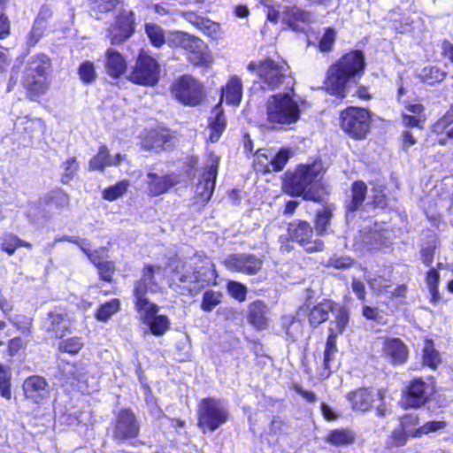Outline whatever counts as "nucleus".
I'll list each match as a JSON object with an SVG mask.
<instances>
[{"mask_svg": "<svg viewBox=\"0 0 453 453\" xmlns=\"http://www.w3.org/2000/svg\"><path fill=\"white\" fill-rule=\"evenodd\" d=\"M409 433L403 429L402 426L395 428L388 439L387 440L386 445L388 449L401 447L406 444L408 437H410Z\"/></svg>", "mask_w": 453, "mask_h": 453, "instance_id": "48", "label": "nucleus"}, {"mask_svg": "<svg viewBox=\"0 0 453 453\" xmlns=\"http://www.w3.org/2000/svg\"><path fill=\"white\" fill-rule=\"evenodd\" d=\"M425 120V115L403 114V124L407 127L422 128Z\"/></svg>", "mask_w": 453, "mask_h": 453, "instance_id": "62", "label": "nucleus"}, {"mask_svg": "<svg viewBox=\"0 0 453 453\" xmlns=\"http://www.w3.org/2000/svg\"><path fill=\"white\" fill-rule=\"evenodd\" d=\"M175 137L167 129L151 131L143 141L142 147L146 150L157 151L159 149H167L173 145Z\"/></svg>", "mask_w": 453, "mask_h": 453, "instance_id": "24", "label": "nucleus"}, {"mask_svg": "<svg viewBox=\"0 0 453 453\" xmlns=\"http://www.w3.org/2000/svg\"><path fill=\"white\" fill-rule=\"evenodd\" d=\"M194 259L196 270L198 274V281L206 284L214 282L218 275L215 265L211 259L202 255H196Z\"/></svg>", "mask_w": 453, "mask_h": 453, "instance_id": "27", "label": "nucleus"}, {"mask_svg": "<svg viewBox=\"0 0 453 453\" xmlns=\"http://www.w3.org/2000/svg\"><path fill=\"white\" fill-rule=\"evenodd\" d=\"M334 303L332 301H325L315 305L309 314L310 324L312 326H317L327 320L329 314L334 311Z\"/></svg>", "mask_w": 453, "mask_h": 453, "instance_id": "34", "label": "nucleus"}, {"mask_svg": "<svg viewBox=\"0 0 453 453\" xmlns=\"http://www.w3.org/2000/svg\"><path fill=\"white\" fill-rule=\"evenodd\" d=\"M384 355L394 364H403L407 360L408 349L399 338H387L383 342Z\"/></svg>", "mask_w": 453, "mask_h": 453, "instance_id": "23", "label": "nucleus"}, {"mask_svg": "<svg viewBox=\"0 0 453 453\" xmlns=\"http://www.w3.org/2000/svg\"><path fill=\"white\" fill-rule=\"evenodd\" d=\"M50 66V59L46 55H35L28 59L22 84L31 99L45 94L48 90Z\"/></svg>", "mask_w": 453, "mask_h": 453, "instance_id": "3", "label": "nucleus"}, {"mask_svg": "<svg viewBox=\"0 0 453 453\" xmlns=\"http://www.w3.org/2000/svg\"><path fill=\"white\" fill-rule=\"evenodd\" d=\"M322 165L319 163L300 165L293 173L287 174L283 188L293 196H303L304 199L319 201L321 197Z\"/></svg>", "mask_w": 453, "mask_h": 453, "instance_id": "2", "label": "nucleus"}, {"mask_svg": "<svg viewBox=\"0 0 453 453\" xmlns=\"http://www.w3.org/2000/svg\"><path fill=\"white\" fill-rule=\"evenodd\" d=\"M174 97L185 105L195 106L201 103L203 96L202 84L189 75H183L172 86Z\"/></svg>", "mask_w": 453, "mask_h": 453, "instance_id": "10", "label": "nucleus"}, {"mask_svg": "<svg viewBox=\"0 0 453 453\" xmlns=\"http://www.w3.org/2000/svg\"><path fill=\"white\" fill-rule=\"evenodd\" d=\"M434 388V382L429 380L427 382L421 378L414 379L409 388L405 397V404L412 408H418L425 404Z\"/></svg>", "mask_w": 453, "mask_h": 453, "instance_id": "16", "label": "nucleus"}, {"mask_svg": "<svg viewBox=\"0 0 453 453\" xmlns=\"http://www.w3.org/2000/svg\"><path fill=\"white\" fill-rule=\"evenodd\" d=\"M219 162V158L216 155L211 154L208 157L206 171L203 173L196 188L195 199L196 203L204 205L211 199L215 188Z\"/></svg>", "mask_w": 453, "mask_h": 453, "instance_id": "12", "label": "nucleus"}, {"mask_svg": "<svg viewBox=\"0 0 453 453\" xmlns=\"http://www.w3.org/2000/svg\"><path fill=\"white\" fill-rule=\"evenodd\" d=\"M364 67L365 58L361 51L345 54L328 69L325 83L326 91L341 99L346 97L355 83V77L363 72Z\"/></svg>", "mask_w": 453, "mask_h": 453, "instance_id": "1", "label": "nucleus"}, {"mask_svg": "<svg viewBox=\"0 0 453 453\" xmlns=\"http://www.w3.org/2000/svg\"><path fill=\"white\" fill-rule=\"evenodd\" d=\"M11 378L10 366L0 363V394L7 400L12 397Z\"/></svg>", "mask_w": 453, "mask_h": 453, "instance_id": "44", "label": "nucleus"}, {"mask_svg": "<svg viewBox=\"0 0 453 453\" xmlns=\"http://www.w3.org/2000/svg\"><path fill=\"white\" fill-rule=\"evenodd\" d=\"M105 70L113 78L119 77L127 70V62L124 57L112 49L107 50L105 53Z\"/></svg>", "mask_w": 453, "mask_h": 453, "instance_id": "28", "label": "nucleus"}, {"mask_svg": "<svg viewBox=\"0 0 453 453\" xmlns=\"http://www.w3.org/2000/svg\"><path fill=\"white\" fill-rule=\"evenodd\" d=\"M78 74L82 82L86 84L94 82L97 77L95 65L91 61L81 63L78 69Z\"/></svg>", "mask_w": 453, "mask_h": 453, "instance_id": "49", "label": "nucleus"}, {"mask_svg": "<svg viewBox=\"0 0 453 453\" xmlns=\"http://www.w3.org/2000/svg\"><path fill=\"white\" fill-rule=\"evenodd\" d=\"M437 246L438 238L434 234H428L423 240L420 254L421 259L426 265L429 266L432 264Z\"/></svg>", "mask_w": 453, "mask_h": 453, "instance_id": "36", "label": "nucleus"}, {"mask_svg": "<svg viewBox=\"0 0 453 453\" xmlns=\"http://www.w3.org/2000/svg\"><path fill=\"white\" fill-rule=\"evenodd\" d=\"M292 154L289 149L280 150L265 165V172H280L283 170Z\"/></svg>", "mask_w": 453, "mask_h": 453, "instance_id": "37", "label": "nucleus"}, {"mask_svg": "<svg viewBox=\"0 0 453 453\" xmlns=\"http://www.w3.org/2000/svg\"><path fill=\"white\" fill-rule=\"evenodd\" d=\"M129 186L128 180H120L117 184L104 189L102 193L103 198L111 202L115 201L127 193Z\"/></svg>", "mask_w": 453, "mask_h": 453, "instance_id": "40", "label": "nucleus"}, {"mask_svg": "<svg viewBox=\"0 0 453 453\" xmlns=\"http://www.w3.org/2000/svg\"><path fill=\"white\" fill-rule=\"evenodd\" d=\"M161 67L158 62L145 52H141L128 75V80L142 86H155L160 77Z\"/></svg>", "mask_w": 453, "mask_h": 453, "instance_id": "7", "label": "nucleus"}, {"mask_svg": "<svg viewBox=\"0 0 453 453\" xmlns=\"http://www.w3.org/2000/svg\"><path fill=\"white\" fill-rule=\"evenodd\" d=\"M439 279H440L439 273L434 269H431L427 273L426 281L427 287L429 288V290L433 296L434 300H435L437 298V295H438L437 286L439 283Z\"/></svg>", "mask_w": 453, "mask_h": 453, "instance_id": "61", "label": "nucleus"}, {"mask_svg": "<svg viewBox=\"0 0 453 453\" xmlns=\"http://www.w3.org/2000/svg\"><path fill=\"white\" fill-rule=\"evenodd\" d=\"M227 291L234 299L242 302L246 298L247 288L236 281L227 283Z\"/></svg>", "mask_w": 453, "mask_h": 453, "instance_id": "57", "label": "nucleus"}, {"mask_svg": "<svg viewBox=\"0 0 453 453\" xmlns=\"http://www.w3.org/2000/svg\"><path fill=\"white\" fill-rule=\"evenodd\" d=\"M269 309L262 301H255L249 306V322L257 329L262 330L268 324Z\"/></svg>", "mask_w": 453, "mask_h": 453, "instance_id": "26", "label": "nucleus"}, {"mask_svg": "<svg viewBox=\"0 0 453 453\" xmlns=\"http://www.w3.org/2000/svg\"><path fill=\"white\" fill-rule=\"evenodd\" d=\"M83 346V342L80 337H72L59 342L58 349L61 352L76 354Z\"/></svg>", "mask_w": 453, "mask_h": 453, "instance_id": "54", "label": "nucleus"}, {"mask_svg": "<svg viewBox=\"0 0 453 453\" xmlns=\"http://www.w3.org/2000/svg\"><path fill=\"white\" fill-rule=\"evenodd\" d=\"M447 426L446 421L439 420V421H428L418 428L411 431V437H421L424 434H427L429 433L437 432L439 430L444 429Z\"/></svg>", "mask_w": 453, "mask_h": 453, "instance_id": "50", "label": "nucleus"}, {"mask_svg": "<svg viewBox=\"0 0 453 453\" xmlns=\"http://www.w3.org/2000/svg\"><path fill=\"white\" fill-rule=\"evenodd\" d=\"M88 245H83L81 250L87 255L90 262L96 267L98 265L105 261V249H98L91 251L88 249Z\"/></svg>", "mask_w": 453, "mask_h": 453, "instance_id": "56", "label": "nucleus"}, {"mask_svg": "<svg viewBox=\"0 0 453 453\" xmlns=\"http://www.w3.org/2000/svg\"><path fill=\"white\" fill-rule=\"evenodd\" d=\"M140 426L134 413L129 409L121 410L116 418L113 437L124 441L138 436Z\"/></svg>", "mask_w": 453, "mask_h": 453, "instance_id": "15", "label": "nucleus"}, {"mask_svg": "<svg viewBox=\"0 0 453 453\" xmlns=\"http://www.w3.org/2000/svg\"><path fill=\"white\" fill-rule=\"evenodd\" d=\"M248 69L257 71L264 89L274 90L280 85L293 86V79L288 75V66L285 62H276L267 58L260 62L259 65L250 63Z\"/></svg>", "mask_w": 453, "mask_h": 453, "instance_id": "5", "label": "nucleus"}, {"mask_svg": "<svg viewBox=\"0 0 453 453\" xmlns=\"http://www.w3.org/2000/svg\"><path fill=\"white\" fill-rule=\"evenodd\" d=\"M228 411L221 400L204 398L198 405V426L214 431L225 424Z\"/></svg>", "mask_w": 453, "mask_h": 453, "instance_id": "8", "label": "nucleus"}, {"mask_svg": "<svg viewBox=\"0 0 453 453\" xmlns=\"http://www.w3.org/2000/svg\"><path fill=\"white\" fill-rule=\"evenodd\" d=\"M288 232L291 240L303 246L306 251L311 253L323 250V242L318 238L313 239V228L307 221L293 220L288 224Z\"/></svg>", "mask_w": 453, "mask_h": 453, "instance_id": "11", "label": "nucleus"}, {"mask_svg": "<svg viewBox=\"0 0 453 453\" xmlns=\"http://www.w3.org/2000/svg\"><path fill=\"white\" fill-rule=\"evenodd\" d=\"M282 15L283 20L296 32H304L313 18L311 12L297 6H286Z\"/></svg>", "mask_w": 453, "mask_h": 453, "instance_id": "20", "label": "nucleus"}, {"mask_svg": "<svg viewBox=\"0 0 453 453\" xmlns=\"http://www.w3.org/2000/svg\"><path fill=\"white\" fill-rule=\"evenodd\" d=\"M367 194L366 184L362 180H357L351 186V199L346 204L348 213L354 212L363 204Z\"/></svg>", "mask_w": 453, "mask_h": 453, "instance_id": "32", "label": "nucleus"}, {"mask_svg": "<svg viewBox=\"0 0 453 453\" xmlns=\"http://www.w3.org/2000/svg\"><path fill=\"white\" fill-rule=\"evenodd\" d=\"M200 30L213 40H219L223 36V31L221 30L219 23L214 22L209 19H204Z\"/></svg>", "mask_w": 453, "mask_h": 453, "instance_id": "53", "label": "nucleus"}, {"mask_svg": "<svg viewBox=\"0 0 453 453\" xmlns=\"http://www.w3.org/2000/svg\"><path fill=\"white\" fill-rule=\"evenodd\" d=\"M210 119L209 140L211 142H216L219 139L226 125L224 112L221 108V102L213 108Z\"/></svg>", "mask_w": 453, "mask_h": 453, "instance_id": "29", "label": "nucleus"}, {"mask_svg": "<svg viewBox=\"0 0 453 453\" xmlns=\"http://www.w3.org/2000/svg\"><path fill=\"white\" fill-rule=\"evenodd\" d=\"M440 363V353L434 349L433 341L426 340L423 349V364L435 369Z\"/></svg>", "mask_w": 453, "mask_h": 453, "instance_id": "39", "label": "nucleus"}, {"mask_svg": "<svg viewBox=\"0 0 453 453\" xmlns=\"http://www.w3.org/2000/svg\"><path fill=\"white\" fill-rule=\"evenodd\" d=\"M123 160H125V156L116 154L112 157L110 155L108 148L102 145L99 147L97 154L90 159L88 168L90 171L103 172L106 166L118 165Z\"/></svg>", "mask_w": 453, "mask_h": 453, "instance_id": "25", "label": "nucleus"}, {"mask_svg": "<svg viewBox=\"0 0 453 453\" xmlns=\"http://www.w3.org/2000/svg\"><path fill=\"white\" fill-rule=\"evenodd\" d=\"M119 0H88L90 10L96 19H99L100 14L112 11Z\"/></svg>", "mask_w": 453, "mask_h": 453, "instance_id": "45", "label": "nucleus"}, {"mask_svg": "<svg viewBox=\"0 0 453 453\" xmlns=\"http://www.w3.org/2000/svg\"><path fill=\"white\" fill-rule=\"evenodd\" d=\"M333 211L330 207H325L318 211L315 219V230L318 235H323L330 224Z\"/></svg>", "mask_w": 453, "mask_h": 453, "instance_id": "43", "label": "nucleus"}, {"mask_svg": "<svg viewBox=\"0 0 453 453\" xmlns=\"http://www.w3.org/2000/svg\"><path fill=\"white\" fill-rule=\"evenodd\" d=\"M183 270V273L176 272L174 273L177 280L184 283L199 282L196 267L185 266Z\"/></svg>", "mask_w": 453, "mask_h": 453, "instance_id": "58", "label": "nucleus"}, {"mask_svg": "<svg viewBox=\"0 0 453 453\" xmlns=\"http://www.w3.org/2000/svg\"><path fill=\"white\" fill-rule=\"evenodd\" d=\"M70 326V317L64 310L56 309L48 314L45 321V328L50 334V337L55 339L62 338Z\"/></svg>", "mask_w": 453, "mask_h": 453, "instance_id": "19", "label": "nucleus"}, {"mask_svg": "<svg viewBox=\"0 0 453 453\" xmlns=\"http://www.w3.org/2000/svg\"><path fill=\"white\" fill-rule=\"evenodd\" d=\"M371 115L368 110L349 107L341 112L340 126L349 136L360 140L370 129Z\"/></svg>", "mask_w": 453, "mask_h": 453, "instance_id": "6", "label": "nucleus"}, {"mask_svg": "<svg viewBox=\"0 0 453 453\" xmlns=\"http://www.w3.org/2000/svg\"><path fill=\"white\" fill-rule=\"evenodd\" d=\"M222 295L219 292L208 290L203 293L201 308L204 311H211L220 302Z\"/></svg>", "mask_w": 453, "mask_h": 453, "instance_id": "52", "label": "nucleus"}, {"mask_svg": "<svg viewBox=\"0 0 453 453\" xmlns=\"http://www.w3.org/2000/svg\"><path fill=\"white\" fill-rule=\"evenodd\" d=\"M225 266L232 271L249 275L257 273L263 265L262 260L253 254L237 253L229 255L223 261Z\"/></svg>", "mask_w": 453, "mask_h": 453, "instance_id": "14", "label": "nucleus"}, {"mask_svg": "<svg viewBox=\"0 0 453 453\" xmlns=\"http://www.w3.org/2000/svg\"><path fill=\"white\" fill-rule=\"evenodd\" d=\"M98 269L101 279L105 281H111L112 279V275L115 271V265L111 261H104L100 265L96 266Z\"/></svg>", "mask_w": 453, "mask_h": 453, "instance_id": "60", "label": "nucleus"}, {"mask_svg": "<svg viewBox=\"0 0 453 453\" xmlns=\"http://www.w3.org/2000/svg\"><path fill=\"white\" fill-rule=\"evenodd\" d=\"M23 389L27 398L34 399L38 403V399L45 398L50 393V386L43 377L33 375L26 379L23 383Z\"/></svg>", "mask_w": 453, "mask_h": 453, "instance_id": "22", "label": "nucleus"}, {"mask_svg": "<svg viewBox=\"0 0 453 453\" xmlns=\"http://www.w3.org/2000/svg\"><path fill=\"white\" fill-rule=\"evenodd\" d=\"M335 40V32L332 28H328L326 30L322 38L319 41V50L321 51H329L332 50V47L334 43Z\"/></svg>", "mask_w": 453, "mask_h": 453, "instance_id": "59", "label": "nucleus"}, {"mask_svg": "<svg viewBox=\"0 0 453 453\" xmlns=\"http://www.w3.org/2000/svg\"><path fill=\"white\" fill-rule=\"evenodd\" d=\"M134 32V14L132 11L119 12L114 23L107 29V37L113 45H119L129 39Z\"/></svg>", "mask_w": 453, "mask_h": 453, "instance_id": "13", "label": "nucleus"}, {"mask_svg": "<svg viewBox=\"0 0 453 453\" xmlns=\"http://www.w3.org/2000/svg\"><path fill=\"white\" fill-rule=\"evenodd\" d=\"M19 238L13 234H5L1 237V249L12 255L16 249L19 248Z\"/></svg>", "mask_w": 453, "mask_h": 453, "instance_id": "55", "label": "nucleus"}, {"mask_svg": "<svg viewBox=\"0 0 453 453\" xmlns=\"http://www.w3.org/2000/svg\"><path fill=\"white\" fill-rule=\"evenodd\" d=\"M145 33L155 47H161L165 42H167V37L165 38L164 30L157 24L147 23L145 25Z\"/></svg>", "mask_w": 453, "mask_h": 453, "instance_id": "41", "label": "nucleus"}, {"mask_svg": "<svg viewBox=\"0 0 453 453\" xmlns=\"http://www.w3.org/2000/svg\"><path fill=\"white\" fill-rule=\"evenodd\" d=\"M419 77L422 81L429 85H434V83L442 81L446 77V73L437 66H426L421 70Z\"/></svg>", "mask_w": 453, "mask_h": 453, "instance_id": "42", "label": "nucleus"}, {"mask_svg": "<svg viewBox=\"0 0 453 453\" xmlns=\"http://www.w3.org/2000/svg\"><path fill=\"white\" fill-rule=\"evenodd\" d=\"M165 277V270L158 265H147L142 271V275L136 280L134 288L140 285L143 293H157L161 290V284Z\"/></svg>", "mask_w": 453, "mask_h": 453, "instance_id": "18", "label": "nucleus"}, {"mask_svg": "<svg viewBox=\"0 0 453 453\" xmlns=\"http://www.w3.org/2000/svg\"><path fill=\"white\" fill-rule=\"evenodd\" d=\"M326 441L334 446L350 444L355 440V433L348 428L335 429L329 432Z\"/></svg>", "mask_w": 453, "mask_h": 453, "instance_id": "35", "label": "nucleus"}, {"mask_svg": "<svg viewBox=\"0 0 453 453\" xmlns=\"http://www.w3.org/2000/svg\"><path fill=\"white\" fill-rule=\"evenodd\" d=\"M119 301L118 299H111L101 305L96 312V319L101 321H106L119 310Z\"/></svg>", "mask_w": 453, "mask_h": 453, "instance_id": "51", "label": "nucleus"}, {"mask_svg": "<svg viewBox=\"0 0 453 453\" xmlns=\"http://www.w3.org/2000/svg\"><path fill=\"white\" fill-rule=\"evenodd\" d=\"M346 398L353 411L365 412L371 410L374 402L382 401L383 395L380 390L360 388L348 393Z\"/></svg>", "mask_w": 453, "mask_h": 453, "instance_id": "17", "label": "nucleus"}, {"mask_svg": "<svg viewBox=\"0 0 453 453\" xmlns=\"http://www.w3.org/2000/svg\"><path fill=\"white\" fill-rule=\"evenodd\" d=\"M63 173L61 175V181L64 184L69 183L75 176L78 169L79 163L75 157H71L67 158L62 164Z\"/></svg>", "mask_w": 453, "mask_h": 453, "instance_id": "47", "label": "nucleus"}, {"mask_svg": "<svg viewBox=\"0 0 453 453\" xmlns=\"http://www.w3.org/2000/svg\"><path fill=\"white\" fill-rule=\"evenodd\" d=\"M167 44L173 48H181L191 54V62L200 65L207 61V45L202 39L188 33L176 31L167 35Z\"/></svg>", "mask_w": 453, "mask_h": 453, "instance_id": "9", "label": "nucleus"}, {"mask_svg": "<svg viewBox=\"0 0 453 453\" xmlns=\"http://www.w3.org/2000/svg\"><path fill=\"white\" fill-rule=\"evenodd\" d=\"M336 352L330 351L328 353V350L324 351V357H323V371L320 373V376L324 379H326L329 377L331 373V361L334 359Z\"/></svg>", "mask_w": 453, "mask_h": 453, "instance_id": "64", "label": "nucleus"}, {"mask_svg": "<svg viewBox=\"0 0 453 453\" xmlns=\"http://www.w3.org/2000/svg\"><path fill=\"white\" fill-rule=\"evenodd\" d=\"M282 326L286 334L296 341L302 334V324L300 320L296 319L293 316H284L282 318Z\"/></svg>", "mask_w": 453, "mask_h": 453, "instance_id": "46", "label": "nucleus"}, {"mask_svg": "<svg viewBox=\"0 0 453 453\" xmlns=\"http://www.w3.org/2000/svg\"><path fill=\"white\" fill-rule=\"evenodd\" d=\"M242 96V84L238 77L231 78L226 87L222 88L221 98L225 97L227 104L237 105ZM220 99L219 102H221Z\"/></svg>", "mask_w": 453, "mask_h": 453, "instance_id": "31", "label": "nucleus"}, {"mask_svg": "<svg viewBox=\"0 0 453 453\" xmlns=\"http://www.w3.org/2000/svg\"><path fill=\"white\" fill-rule=\"evenodd\" d=\"M142 287L138 285L134 288L133 295L134 298V307L140 315L142 322L150 321L153 315H156L159 307L156 303L150 301L147 297V293H143Z\"/></svg>", "mask_w": 453, "mask_h": 453, "instance_id": "21", "label": "nucleus"}, {"mask_svg": "<svg viewBox=\"0 0 453 453\" xmlns=\"http://www.w3.org/2000/svg\"><path fill=\"white\" fill-rule=\"evenodd\" d=\"M148 325L152 334L156 336L163 335L169 328L170 321L165 315H153L150 321H144Z\"/></svg>", "mask_w": 453, "mask_h": 453, "instance_id": "38", "label": "nucleus"}, {"mask_svg": "<svg viewBox=\"0 0 453 453\" xmlns=\"http://www.w3.org/2000/svg\"><path fill=\"white\" fill-rule=\"evenodd\" d=\"M147 179L149 192L153 196L164 194L175 183L173 178L170 175L159 176L157 173H150Z\"/></svg>", "mask_w": 453, "mask_h": 453, "instance_id": "30", "label": "nucleus"}, {"mask_svg": "<svg viewBox=\"0 0 453 453\" xmlns=\"http://www.w3.org/2000/svg\"><path fill=\"white\" fill-rule=\"evenodd\" d=\"M334 319L330 322L329 332L342 334L349 321V314L348 309L334 303V311H332Z\"/></svg>", "mask_w": 453, "mask_h": 453, "instance_id": "33", "label": "nucleus"}, {"mask_svg": "<svg viewBox=\"0 0 453 453\" xmlns=\"http://www.w3.org/2000/svg\"><path fill=\"white\" fill-rule=\"evenodd\" d=\"M300 119L297 102L288 93L271 96L266 102V119L273 128L291 125Z\"/></svg>", "mask_w": 453, "mask_h": 453, "instance_id": "4", "label": "nucleus"}, {"mask_svg": "<svg viewBox=\"0 0 453 453\" xmlns=\"http://www.w3.org/2000/svg\"><path fill=\"white\" fill-rule=\"evenodd\" d=\"M368 281V284L369 286L371 287V288H372L373 290L375 291H378V292H389V290H388V288H390V285L388 284V280L383 279L382 277H377V278H373V279H370V280H367Z\"/></svg>", "mask_w": 453, "mask_h": 453, "instance_id": "63", "label": "nucleus"}]
</instances>
